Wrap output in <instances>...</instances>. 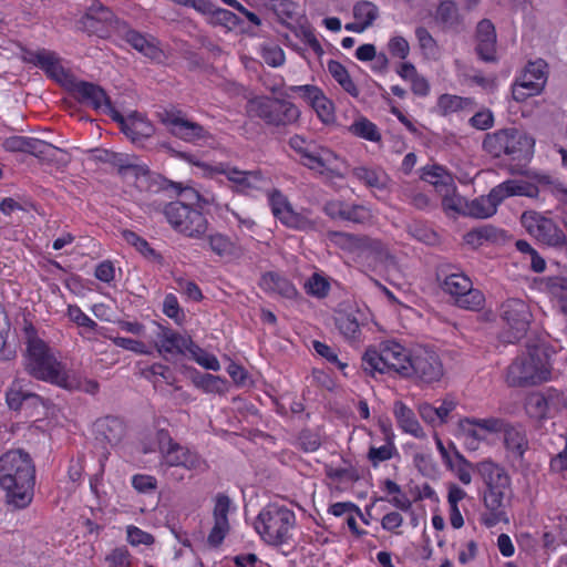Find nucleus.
Instances as JSON below:
<instances>
[{
  "mask_svg": "<svg viewBox=\"0 0 567 567\" xmlns=\"http://www.w3.org/2000/svg\"><path fill=\"white\" fill-rule=\"evenodd\" d=\"M455 462L453 461V467H449L455 472L457 478L465 485H468L472 481L471 464L470 462L457 451L454 450Z\"/></svg>",
  "mask_w": 567,
  "mask_h": 567,
  "instance_id": "bf43d9fd",
  "label": "nucleus"
},
{
  "mask_svg": "<svg viewBox=\"0 0 567 567\" xmlns=\"http://www.w3.org/2000/svg\"><path fill=\"white\" fill-rule=\"evenodd\" d=\"M131 555L125 547H117L113 549L104 561V567H130Z\"/></svg>",
  "mask_w": 567,
  "mask_h": 567,
  "instance_id": "680f3d73",
  "label": "nucleus"
},
{
  "mask_svg": "<svg viewBox=\"0 0 567 567\" xmlns=\"http://www.w3.org/2000/svg\"><path fill=\"white\" fill-rule=\"evenodd\" d=\"M339 159V156L332 150L324 147L306 159H299V163L322 175L324 173L334 174Z\"/></svg>",
  "mask_w": 567,
  "mask_h": 567,
  "instance_id": "c85d7f7f",
  "label": "nucleus"
},
{
  "mask_svg": "<svg viewBox=\"0 0 567 567\" xmlns=\"http://www.w3.org/2000/svg\"><path fill=\"white\" fill-rule=\"evenodd\" d=\"M122 22L116 19L109 7H105L99 0H93L84 16L79 20V28L85 32L103 37L109 28L114 24L118 30Z\"/></svg>",
  "mask_w": 567,
  "mask_h": 567,
  "instance_id": "a211bd4d",
  "label": "nucleus"
},
{
  "mask_svg": "<svg viewBox=\"0 0 567 567\" xmlns=\"http://www.w3.org/2000/svg\"><path fill=\"white\" fill-rule=\"evenodd\" d=\"M504 237V230L487 224L467 231L464 236V240L472 247H480L485 243H498L503 240Z\"/></svg>",
  "mask_w": 567,
  "mask_h": 567,
  "instance_id": "72a5a7b5",
  "label": "nucleus"
},
{
  "mask_svg": "<svg viewBox=\"0 0 567 567\" xmlns=\"http://www.w3.org/2000/svg\"><path fill=\"white\" fill-rule=\"evenodd\" d=\"M158 338L161 341V344L157 347L159 353H184L188 351L190 354H196L197 351H199V346H197L190 337L182 336L168 328H161Z\"/></svg>",
  "mask_w": 567,
  "mask_h": 567,
  "instance_id": "393cba45",
  "label": "nucleus"
},
{
  "mask_svg": "<svg viewBox=\"0 0 567 567\" xmlns=\"http://www.w3.org/2000/svg\"><path fill=\"white\" fill-rule=\"evenodd\" d=\"M28 390L23 389L22 381L16 379L6 391V402L11 411H21L24 406V398Z\"/></svg>",
  "mask_w": 567,
  "mask_h": 567,
  "instance_id": "49530a36",
  "label": "nucleus"
},
{
  "mask_svg": "<svg viewBox=\"0 0 567 567\" xmlns=\"http://www.w3.org/2000/svg\"><path fill=\"white\" fill-rule=\"evenodd\" d=\"M157 117L171 135L186 143L199 144L213 137L208 130L199 123L188 120L179 109H163L157 112Z\"/></svg>",
  "mask_w": 567,
  "mask_h": 567,
  "instance_id": "4468645a",
  "label": "nucleus"
},
{
  "mask_svg": "<svg viewBox=\"0 0 567 567\" xmlns=\"http://www.w3.org/2000/svg\"><path fill=\"white\" fill-rule=\"evenodd\" d=\"M210 22L216 25H223L228 29H233L236 28L241 22V20L234 12L216 6L210 17Z\"/></svg>",
  "mask_w": 567,
  "mask_h": 567,
  "instance_id": "4d7b16f0",
  "label": "nucleus"
},
{
  "mask_svg": "<svg viewBox=\"0 0 567 567\" xmlns=\"http://www.w3.org/2000/svg\"><path fill=\"white\" fill-rule=\"evenodd\" d=\"M544 289L558 300L567 298V278L566 277H546L542 279Z\"/></svg>",
  "mask_w": 567,
  "mask_h": 567,
  "instance_id": "6e6d98bb",
  "label": "nucleus"
},
{
  "mask_svg": "<svg viewBox=\"0 0 567 567\" xmlns=\"http://www.w3.org/2000/svg\"><path fill=\"white\" fill-rule=\"evenodd\" d=\"M40 69L52 80L61 83L68 76L66 70L62 66L61 60L55 52L50 51L45 58V62Z\"/></svg>",
  "mask_w": 567,
  "mask_h": 567,
  "instance_id": "de8ad7c7",
  "label": "nucleus"
},
{
  "mask_svg": "<svg viewBox=\"0 0 567 567\" xmlns=\"http://www.w3.org/2000/svg\"><path fill=\"white\" fill-rule=\"evenodd\" d=\"M476 48L475 51L484 62L496 61V30L493 22L483 19L476 27Z\"/></svg>",
  "mask_w": 567,
  "mask_h": 567,
  "instance_id": "5701e85b",
  "label": "nucleus"
},
{
  "mask_svg": "<svg viewBox=\"0 0 567 567\" xmlns=\"http://www.w3.org/2000/svg\"><path fill=\"white\" fill-rule=\"evenodd\" d=\"M296 525L293 511L285 505L271 503L266 505L258 514L255 529L261 539L271 546L287 544L291 538V529Z\"/></svg>",
  "mask_w": 567,
  "mask_h": 567,
  "instance_id": "20e7f679",
  "label": "nucleus"
},
{
  "mask_svg": "<svg viewBox=\"0 0 567 567\" xmlns=\"http://www.w3.org/2000/svg\"><path fill=\"white\" fill-rule=\"evenodd\" d=\"M117 32L126 43L143 55L153 60L161 56L162 50L155 43V39L146 38L140 31L132 29L125 21L121 23Z\"/></svg>",
  "mask_w": 567,
  "mask_h": 567,
  "instance_id": "b1692460",
  "label": "nucleus"
},
{
  "mask_svg": "<svg viewBox=\"0 0 567 567\" xmlns=\"http://www.w3.org/2000/svg\"><path fill=\"white\" fill-rule=\"evenodd\" d=\"M398 454L394 442L391 439L380 447L371 446L368 452V460L371 462L373 467H378L380 463L391 460Z\"/></svg>",
  "mask_w": 567,
  "mask_h": 567,
  "instance_id": "603ef678",
  "label": "nucleus"
},
{
  "mask_svg": "<svg viewBox=\"0 0 567 567\" xmlns=\"http://www.w3.org/2000/svg\"><path fill=\"white\" fill-rule=\"evenodd\" d=\"M512 179H507L495 187H493L487 196L491 198V200L495 204V207L497 208L498 205H501L506 198L513 196V186H512Z\"/></svg>",
  "mask_w": 567,
  "mask_h": 567,
  "instance_id": "69168bd1",
  "label": "nucleus"
},
{
  "mask_svg": "<svg viewBox=\"0 0 567 567\" xmlns=\"http://www.w3.org/2000/svg\"><path fill=\"white\" fill-rule=\"evenodd\" d=\"M27 371L38 380L50 382L60 388L73 391L78 383L65 372L64 367L51 353L47 343L27 348Z\"/></svg>",
  "mask_w": 567,
  "mask_h": 567,
  "instance_id": "423d86ee",
  "label": "nucleus"
},
{
  "mask_svg": "<svg viewBox=\"0 0 567 567\" xmlns=\"http://www.w3.org/2000/svg\"><path fill=\"white\" fill-rule=\"evenodd\" d=\"M496 212L495 204L487 195L480 196L467 205V214L474 218H488L496 214Z\"/></svg>",
  "mask_w": 567,
  "mask_h": 567,
  "instance_id": "a18cd8bd",
  "label": "nucleus"
},
{
  "mask_svg": "<svg viewBox=\"0 0 567 567\" xmlns=\"http://www.w3.org/2000/svg\"><path fill=\"white\" fill-rule=\"evenodd\" d=\"M393 414L403 432L415 437L424 436V432L415 417V413L402 401L394 402Z\"/></svg>",
  "mask_w": 567,
  "mask_h": 567,
  "instance_id": "473e14b6",
  "label": "nucleus"
},
{
  "mask_svg": "<svg viewBox=\"0 0 567 567\" xmlns=\"http://www.w3.org/2000/svg\"><path fill=\"white\" fill-rule=\"evenodd\" d=\"M168 225L178 234L193 239L204 238L208 229V220L198 209L182 200H173L163 208Z\"/></svg>",
  "mask_w": 567,
  "mask_h": 567,
  "instance_id": "9d476101",
  "label": "nucleus"
},
{
  "mask_svg": "<svg viewBox=\"0 0 567 567\" xmlns=\"http://www.w3.org/2000/svg\"><path fill=\"white\" fill-rule=\"evenodd\" d=\"M455 305L462 309L480 311L485 305V296L481 290L473 288L472 284L471 289H466L455 299Z\"/></svg>",
  "mask_w": 567,
  "mask_h": 567,
  "instance_id": "c03bdc74",
  "label": "nucleus"
},
{
  "mask_svg": "<svg viewBox=\"0 0 567 567\" xmlns=\"http://www.w3.org/2000/svg\"><path fill=\"white\" fill-rule=\"evenodd\" d=\"M436 279L442 290L455 299L466 289H471L472 280L457 268L443 266L437 269Z\"/></svg>",
  "mask_w": 567,
  "mask_h": 567,
  "instance_id": "4be33fe9",
  "label": "nucleus"
},
{
  "mask_svg": "<svg viewBox=\"0 0 567 567\" xmlns=\"http://www.w3.org/2000/svg\"><path fill=\"white\" fill-rule=\"evenodd\" d=\"M353 17L369 28L379 17V9L370 1H359L353 7Z\"/></svg>",
  "mask_w": 567,
  "mask_h": 567,
  "instance_id": "8fccbe9b",
  "label": "nucleus"
},
{
  "mask_svg": "<svg viewBox=\"0 0 567 567\" xmlns=\"http://www.w3.org/2000/svg\"><path fill=\"white\" fill-rule=\"evenodd\" d=\"M96 432L110 445L117 444L124 435L123 422L114 416H106L95 424Z\"/></svg>",
  "mask_w": 567,
  "mask_h": 567,
  "instance_id": "4c0bfd02",
  "label": "nucleus"
},
{
  "mask_svg": "<svg viewBox=\"0 0 567 567\" xmlns=\"http://www.w3.org/2000/svg\"><path fill=\"white\" fill-rule=\"evenodd\" d=\"M156 449L143 446V453L158 451L161 464L167 467H184L188 471L199 470L204 464L202 457L188 447L175 442L166 429H158L155 433Z\"/></svg>",
  "mask_w": 567,
  "mask_h": 567,
  "instance_id": "9b49d317",
  "label": "nucleus"
},
{
  "mask_svg": "<svg viewBox=\"0 0 567 567\" xmlns=\"http://www.w3.org/2000/svg\"><path fill=\"white\" fill-rule=\"evenodd\" d=\"M470 104V99L451 94H442L437 100V107L443 115L461 111Z\"/></svg>",
  "mask_w": 567,
  "mask_h": 567,
  "instance_id": "3c124183",
  "label": "nucleus"
},
{
  "mask_svg": "<svg viewBox=\"0 0 567 567\" xmlns=\"http://www.w3.org/2000/svg\"><path fill=\"white\" fill-rule=\"evenodd\" d=\"M135 177L150 193H159L167 189H181V183L167 179L158 173L151 172L146 166L136 165L133 171Z\"/></svg>",
  "mask_w": 567,
  "mask_h": 567,
  "instance_id": "a878e982",
  "label": "nucleus"
},
{
  "mask_svg": "<svg viewBox=\"0 0 567 567\" xmlns=\"http://www.w3.org/2000/svg\"><path fill=\"white\" fill-rule=\"evenodd\" d=\"M328 71L338 84L351 96H359V89L351 79L348 70L343 64L338 61L330 60L328 62Z\"/></svg>",
  "mask_w": 567,
  "mask_h": 567,
  "instance_id": "58836bf2",
  "label": "nucleus"
},
{
  "mask_svg": "<svg viewBox=\"0 0 567 567\" xmlns=\"http://www.w3.org/2000/svg\"><path fill=\"white\" fill-rule=\"evenodd\" d=\"M409 359L410 350H406L399 342L386 340L381 342L378 348L369 347L364 351L361 367L365 373L372 377L375 373L391 372L403 377Z\"/></svg>",
  "mask_w": 567,
  "mask_h": 567,
  "instance_id": "39448f33",
  "label": "nucleus"
},
{
  "mask_svg": "<svg viewBox=\"0 0 567 567\" xmlns=\"http://www.w3.org/2000/svg\"><path fill=\"white\" fill-rule=\"evenodd\" d=\"M292 31L297 38L308 44L317 54H322L323 49L309 25L293 27Z\"/></svg>",
  "mask_w": 567,
  "mask_h": 567,
  "instance_id": "052dcab7",
  "label": "nucleus"
},
{
  "mask_svg": "<svg viewBox=\"0 0 567 567\" xmlns=\"http://www.w3.org/2000/svg\"><path fill=\"white\" fill-rule=\"evenodd\" d=\"M550 378L546 354L539 346L528 347V354L516 358L507 368L509 386L536 385Z\"/></svg>",
  "mask_w": 567,
  "mask_h": 567,
  "instance_id": "6e6552de",
  "label": "nucleus"
},
{
  "mask_svg": "<svg viewBox=\"0 0 567 567\" xmlns=\"http://www.w3.org/2000/svg\"><path fill=\"white\" fill-rule=\"evenodd\" d=\"M92 158L96 162L107 163L116 167L120 174L133 172L136 164L132 163L130 155L124 153H115L109 150L94 148L91 151Z\"/></svg>",
  "mask_w": 567,
  "mask_h": 567,
  "instance_id": "c9c22d12",
  "label": "nucleus"
},
{
  "mask_svg": "<svg viewBox=\"0 0 567 567\" xmlns=\"http://www.w3.org/2000/svg\"><path fill=\"white\" fill-rule=\"evenodd\" d=\"M206 239L210 250L221 258L238 259L244 255L243 247L225 234H209Z\"/></svg>",
  "mask_w": 567,
  "mask_h": 567,
  "instance_id": "c756f323",
  "label": "nucleus"
},
{
  "mask_svg": "<svg viewBox=\"0 0 567 567\" xmlns=\"http://www.w3.org/2000/svg\"><path fill=\"white\" fill-rule=\"evenodd\" d=\"M546 68L547 63L542 59L529 62L522 76L523 86L532 89L533 92H542L547 81Z\"/></svg>",
  "mask_w": 567,
  "mask_h": 567,
  "instance_id": "f704fd0d",
  "label": "nucleus"
},
{
  "mask_svg": "<svg viewBox=\"0 0 567 567\" xmlns=\"http://www.w3.org/2000/svg\"><path fill=\"white\" fill-rule=\"evenodd\" d=\"M72 92L80 103L92 106L97 111L101 110L114 121L122 124L123 132L133 141L137 138V132L125 123L123 115L113 107L111 99L100 85L92 82L79 81L73 84Z\"/></svg>",
  "mask_w": 567,
  "mask_h": 567,
  "instance_id": "ddd939ff",
  "label": "nucleus"
},
{
  "mask_svg": "<svg viewBox=\"0 0 567 567\" xmlns=\"http://www.w3.org/2000/svg\"><path fill=\"white\" fill-rule=\"evenodd\" d=\"M310 105L324 124L334 122L336 116L333 103L323 94L322 90L319 92L318 96L313 99Z\"/></svg>",
  "mask_w": 567,
  "mask_h": 567,
  "instance_id": "09e8293b",
  "label": "nucleus"
},
{
  "mask_svg": "<svg viewBox=\"0 0 567 567\" xmlns=\"http://www.w3.org/2000/svg\"><path fill=\"white\" fill-rule=\"evenodd\" d=\"M421 178L432 184L437 193L456 192L453 176L441 165L423 167Z\"/></svg>",
  "mask_w": 567,
  "mask_h": 567,
  "instance_id": "2f4dec72",
  "label": "nucleus"
},
{
  "mask_svg": "<svg viewBox=\"0 0 567 567\" xmlns=\"http://www.w3.org/2000/svg\"><path fill=\"white\" fill-rule=\"evenodd\" d=\"M409 364L404 368L403 378L417 383L433 384L444 374L443 363L435 350L430 347L417 346L410 350Z\"/></svg>",
  "mask_w": 567,
  "mask_h": 567,
  "instance_id": "f8f14e48",
  "label": "nucleus"
},
{
  "mask_svg": "<svg viewBox=\"0 0 567 567\" xmlns=\"http://www.w3.org/2000/svg\"><path fill=\"white\" fill-rule=\"evenodd\" d=\"M435 20L446 30L461 32L465 29L464 19L460 14L457 4L451 0L440 2L435 13Z\"/></svg>",
  "mask_w": 567,
  "mask_h": 567,
  "instance_id": "7c9ffc66",
  "label": "nucleus"
},
{
  "mask_svg": "<svg viewBox=\"0 0 567 567\" xmlns=\"http://www.w3.org/2000/svg\"><path fill=\"white\" fill-rule=\"evenodd\" d=\"M513 186V196H525L528 198H538L539 188L536 184L522 181V179H512Z\"/></svg>",
  "mask_w": 567,
  "mask_h": 567,
  "instance_id": "338daca9",
  "label": "nucleus"
},
{
  "mask_svg": "<svg viewBox=\"0 0 567 567\" xmlns=\"http://www.w3.org/2000/svg\"><path fill=\"white\" fill-rule=\"evenodd\" d=\"M58 151H61V150L50 143L42 141V140H39L35 137H29V136L25 137L23 153L33 155L39 159L51 162L54 159L55 153Z\"/></svg>",
  "mask_w": 567,
  "mask_h": 567,
  "instance_id": "ea45409f",
  "label": "nucleus"
},
{
  "mask_svg": "<svg viewBox=\"0 0 567 567\" xmlns=\"http://www.w3.org/2000/svg\"><path fill=\"white\" fill-rule=\"evenodd\" d=\"M259 287L268 293H277L287 299L297 297L295 285L285 276L276 271L265 272L259 281Z\"/></svg>",
  "mask_w": 567,
  "mask_h": 567,
  "instance_id": "bb28decb",
  "label": "nucleus"
},
{
  "mask_svg": "<svg viewBox=\"0 0 567 567\" xmlns=\"http://www.w3.org/2000/svg\"><path fill=\"white\" fill-rule=\"evenodd\" d=\"M476 472L486 485L484 493L485 511L481 522L488 528L499 523H508L506 492L511 491V477L505 470L492 461H483L476 465Z\"/></svg>",
  "mask_w": 567,
  "mask_h": 567,
  "instance_id": "f03ea898",
  "label": "nucleus"
},
{
  "mask_svg": "<svg viewBox=\"0 0 567 567\" xmlns=\"http://www.w3.org/2000/svg\"><path fill=\"white\" fill-rule=\"evenodd\" d=\"M34 485L35 466L29 453L10 450L0 456V487L6 491L8 505L27 508L34 497Z\"/></svg>",
  "mask_w": 567,
  "mask_h": 567,
  "instance_id": "f257e3e1",
  "label": "nucleus"
},
{
  "mask_svg": "<svg viewBox=\"0 0 567 567\" xmlns=\"http://www.w3.org/2000/svg\"><path fill=\"white\" fill-rule=\"evenodd\" d=\"M534 145V138L515 127L488 133L483 141V150L491 156H506L518 162H528L533 157Z\"/></svg>",
  "mask_w": 567,
  "mask_h": 567,
  "instance_id": "7ed1b4c3",
  "label": "nucleus"
},
{
  "mask_svg": "<svg viewBox=\"0 0 567 567\" xmlns=\"http://www.w3.org/2000/svg\"><path fill=\"white\" fill-rule=\"evenodd\" d=\"M161 147L174 157L186 161L193 165L204 167L210 176L218 174L225 175L233 184V189L237 193L249 194L252 189L259 188V185L262 182V176L259 171H239L237 167H231L226 163H218L216 165L202 164L197 159L196 155L189 152L178 151L167 142L162 143Z\"/></svg>",
  "mask_w": 567,
  "mask_h": 567,
  "instance_id": "0eeeda50",
  "label": "nucleus"
},
{
  "mask_svg": "<svg viewBox=\"0 0 567 567\" xmlns=\"http://www.w3.org/2000/svg\"><path fill=\"white\" fill-rule=\"evenodd\" d=\"M112 342L124 350L132 351L137 354H148V348L146 344L142 341L131 339V338H124V337H110Z\"/></svg>",
  "mask_w": 567,
  "mask_h": 567,
  "instance_id": "0e129e2a",
  "label": "nucleus"
},
{
  "mask_svg": "<svg viewBox=\"0 0 567 567\" xmlns=\"http://www.w3.org/2000/svg\"><path fill=\"white\" fill-rule=\"evenodd\" d=\"M261 56L265 63L272 68L281 66L285 63L284 50L278 45L265 47Z\"/></svg>",
  "mask_w": 567,
  "mask_h": 567,
  "instance_id": "774afa93",
  "label": "nucleus"
},
{
  "mask_svg": "<svg viewBox=\"0 0 567 567\" xmlns=\"http://www.w3.org/2000/svg\"><path fill=\"white\" fill-rule=\"evenodd\" d=\"M520 173L537 184L548 187L555 197L559 198L561 202L567 203V187L563 182H560L559 178L553 176L551 174L539 171L528 169Z\"/></svg>",
  "mask_w": 567,
  "mask_h": 567,
  "instance_id": "e433bc0d",
  "label": "nucleus"
},
{
  "mask_svg": "<svg viewBox=\"0 0 567 567\" xmlns=\"http://www.w3.org/2000/svg\"><path fill=\"white\" fill-rule=\"evenodd\" d=\"M268 200L274 216L285 226L302 231L316 229V223L295 212L287 197L281 192L274 189L269 194Z\"/></svg>",
  "mask_w": 567,
  "mask_h": 567,
  "instance_id": "f3484780",
  "label": "nucleus"
},
{
  "mask_svg": "<svg viewBox=\"0 0 567 567\" xmlns=\"http://www.w3.org/2000/svg\"><path fill=\"white\" fill-rule=\"evenodd\" d=\"M360 311L353 307L336 311L334 324L340 333L349 339L357 340L360 337Z\"/></svg>",
  "mask_w": 567,
  "mask_h": 567,
  "instance_id": "cd10ccee",
  "label": "nucleus"
},
{
  "mask_svg": "<svg viewBox=\"0 0 567 567\" xmlns=\"http://www.w3.org/2000/svg\"><path fill=\"white\" fill-rule=\"evenodd\" d=\"M231 501L228 495L218 493L215 496V505L213 511L214 526L208 535L207 542L212 546H218L225 539L229 532L228 513Z\"/></svg>",
  "mask_w": 567,
  "mask_h": 567,
  "instance_id": "412c9836",
  "label": "nucleus"
},
{
  "mask_svg": "<svg viewBox=\"0 0 567 567\" xmlns=\"http://www.w3.org/2000/svg\"><path fill=\"white\" fill-rule=\"evenodd\" d=\"M503 445L506 457L513 466L525 467V454L529 450V440L526 429L520 423H508L503 432Z\"/></svg>",
  "mask_w": 567,
  "mask_h": 567,
  "instance_id": "6ab92c4d",
  "label": "nucleus"
},
{
  "mask_svg": "<svg viewBox=\"0 0 567 567\" xmlns=\"http://www.w3.org/2000/svg\"><path fill=\"white\" fill-rule=\"evenodd\" d=\"M323 212L331 219H340L359 225L369 223L373 217L370 208L367 206L343 200L327 202L323 206Z\"/></svg>",
  "mask_w": 567,
  "mask_h": 567,
  "instance_id": "aec40b11",
  "label": "nucleus"
},
{
  "mask_svg": "<svg viewBox=\"0 0 567 567\" xmlns=\"http://www.w3.org/2000/svg\"><path fill=\"white\" fill-rule=\"evenodd\" d=\"M288 92H282L281 97L257 96L248 102V112L267 125L285 127L296 123L300 117L299 109L287 99Z\"/></svg>",
  "mask_w": 567,
  "mask_h": 567,
  "instance_id": "1a4fd4ad",
  "label": "nucleus"
},
{
  "mask_svg": "<svg viewBox=\"0 0 567 567\" xmlns=\"http://www.w3.org/2000/svg\"><path fill=\"white\" fill-rule=\"evenodd\" d=\"M327 238L342 249L352 250L367 245L369 238L367 236H358L346 231L330 230Z\"/></svg>",
  "mask_w": 567,
  "mask_h": 567,
  "instance_id": "a19ab883",
  "label": "nucleus"
},
{
  "mask_svg": "<svg viewBox=\"0 0 567 567\" xmlns=\"http://www.w3.org/2000/svg\"><path fill=\"white\" fill-rule=\"evenodd\" d=\"M305 288L307 293L313 296L316 298H326L330 291V282L329 280L315 272L306 282Z\"/></svg>",
  "mask_w": 567,
  "mask_h": 567,
  "instance_id": "5fc2aeb1",
  "label": "nucleus"
},
{
  "mask_svg": "<svg viewBox=\"0 0 567 567\" xmlns=\"http://www.w3.org/2000/svg\"><path fill=\"white\" fill-rule=\"evenodd\" d=\"M501 318L507 326L504 332L505 341L515 343L526 336L533 315L524 300L509 298L501 306Z\"/></svg>",
  "mask_w": 567,
  "mask_h": 567,
  "instance_id": "2eb2a0df",
  "label": "nucleus"
},
{
  "mask_svg": "<svg viewBox=\"0 0 567 567\" xmlns=\"http://www.w3.org/2000/svg\"><path fill=\"white\" fill-rule=\"evenodd\" d=\"M312 348L320 357L324 358L328 362L336 364L341 371H343L348 367L347 363L341 362L338 359L334 349L331 348L330 346L321 341L315 340L312 341Z\"/></svg>",
  "mask_w": 567,
  "mask_h": 567,
  "instance_id": "e2e57ef3",
  "label": "nucleus"
},
{
  "mask_svg": "<svg viewBox=\"0 0 567 567\" xmlns=\"http://www.w3.org/2000/svg\"><path fill=\"white\" fill-rule=\"evenodd\" d=\"M353 176L363 182L369 187L382 188L384 186L381 175L365 166H359L353 169Z\"/></svg>",
  "mask_w": 567,
  "mask_h": 567,
  "instance_id": "13d9d810",
  "label": "nucleus"
},
{
  "mask_svg": "<svg viewBox=\"0 0 567 567\" xmlns=\"http://www.w3.org/2000/svg\"><path fill=\"white\" fill-rule=\"evenodd\" d=\"M522 223L529 235L548 246H563L566 243L564 231L555 221L538 213H524Z\"/></svg>",
  "mask_w": 567,
  "mask_h": 567,
  "instance_id": "dca6fc26",
  "label": "nucleus"
},
{
  "mask_svg": "<svg viewBox=\"0 0 567 567\" xmlns=\"http://www.w3.org/2000/svg\"><path fill=\"white\" fill-rule=\"evenodd\" d=\"M122 238L131 246H133L140 254H142L145 258L161 261L162 256L155 249L151 247L147 240L135 231L130 229L122 230Z\"/></svg>",
  "mask_w": 567,
  "mask_h": 567,
  "instance_id": "79ce46f5",
  "label": "nucleus"
},
{
  "mask_svg": "<svg viewBox=\"0 0 567 567\" xmlns=\"http://www.w3.org/2000/svg\"><path fill=\"white\" fill-rule=\"evenodd\" d=\"M466 422L475 424L481 431L489 434L503 433L509 423L505 419L494 416L486 419L466 417Z\"/></svg>",
  "mask_w": 567,
  "mask_h": 567,
  "instance_id": "864d4df0",
  "label": "nucleus"
},
{
  "mask_svg": "<svg viewBox=\"0 0 567 567\" xmlns=\"http://www.w3.org/2000/svg\"><path fill=\"white\" fill-rule=\"evenodd\" d=\"M349 132L360 138L370 141V142H380L381 134L374 123H372L367 117L357 118L350 126Z\"/></svg>",
  "mask_w": 567,
  "mask_h": 567,
  "instance_id": "37998d69",
  "label": "nucleus"
}]
</instances>
